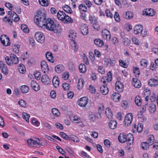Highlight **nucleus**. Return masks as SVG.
Wrapping results in <instances>:
<instances>
[{"instance_id":"nucleus-28","label":"nucleus","mask_w":158,"mask_h":158,"mask_svg":"<svg viewBox=\"0 0 158 158\" xmlns=\"http://www.w3.org/2000/svg\"><path fill=\"white\" fill-rule=\"evenodd\" d=\"M66 14L62 11H59L57 14V18L60 20L62 21L65 16Z\"/></svg>"},{"instance_id":"nucleus-44","label":"nucleus","mask_w":158,"mask_h":158,"mask_svg":"<svg viewBox=\"0 0 158 158\" xmlns=\"http://www.w3.org/2000/svg\"><path fill=\"white\" fill-rule=\"evenodd\" d=\"M148 110L150 113H154L156 110V106L152 103L150 104Z\"/></svg>"},{"instance_id":"nucleus-8","label":"nucleus","mask_w":158,"mask_h":158,"mask_svg":"<svg viewBox=\"0 0 158 158\" xmlns=\"http://www.w3.org/2000/svg\"><path fill=\"white\" fill-rule=\"evenodd\" d=\"M102 35L103 39L107 40H109L111 38L110 31L107 29H105L102 31Z\"/></svg>"},{"instance_id":"nucleus-11","label":"nucleus","mask_w":158,"mask_h":158,"mask_svg":"<svg viewBox=\"0 0 158 158\" xmlns=\"http://www.w3.org/2000/svg\"><path fill=\"white\" fill-rule=\"evenodd\" d=\"M155 12L154 10L152 9L147 8L143 11V15H146L149 16H152L155 15Z\"/></svg>"},{"instance_id":"nucleus-29","label":"nucleus","mask_w":158,"mask_h":158,"mask_svg":"<svg viewBox=\"0 0 158 158\" xmlns=\"http://www.w3.org/2000/svg\"><path fill=\"white\" fill-rule=\"evenodd\" d=\"M112 98L116 102L119 101L120 99V95L118 93H114L112 94Z\"/></svg>"},{"instance_id":"nucleus-23","label":"nucleus","mask_w":158,"mask_h":158,"mask_svg":"<svg viewBox=\"0 0 158 158\" xmlns=\"http://www.w3.org/2000/svg\"><path fill=\"white\" fill-rule=\"evenodd\" d=\"M100 90L101 93L104 95H106L109 92L108 89L105 85L100 87Z\"/></svg>"},{"instance_id":"nucleus-52","label":"nucleus","mask_w":158,"mask_h":158,"mask_svg":"<svg viewBox=\"0 0 158 158\" xmlns=\"http://www.w3.org/2000/svg\"><path fill=\"white\" fill-rule=\"evenodd\" d=\"M62 86L63 88L65 90H69L70 88V86L69 84V83L66 82L63 83L62 84Z\"/></svg>"},{"instance_id":"nucleus-64","label":"nucleus","mask_w":158,"mask_h":158,"mask_svg":"<svg viewBox=\"0 0 158 158\" xmlns=\"http://www.w3.org/2000/svg\"><path fill=\"white\" fill-rule=\"evenodd\" d=\"M3 21L6 23H12V19H10V17H7L6 16H5L3 18Z\"/></svg>"},{"instance_id":"nucleus-33","label":"nucleus","mask_w":158,"mask_h":158,"mask_svg":"<svg viewBox=\"0 0 158 158\" xmlns=\"http://www.w3.org/2000/svg\"><path fill=\"white\" fill-rule=\"evenodd\" d=\"M117 122L115 120H110L109 123V126L111 129H115L117 126Z\"/></svg>"},{"instance_id":"nucleus-51","label":"nucleus","mask_w":158,"mask_h":158,"mask_svg":"<svg viewBox=\"0 0 158 158\" xmlns=\"http://www.w3.org/2000/svg\"><path fill=\"white\" fill-rule=\"evenodd\" d=\"M79 9L80 10L84 12H86L87 11V7L83 4H81L79 6Z\"/></svg>"},{"instance_id":"nucleus-39","label":"nucleus","mask_w":158,"mask_h":158,"mask_svg":"<svg viewBox=\"0 0 158 158\" xmlns=\"http://www.w3.org/2000/svg\"><path fill=\"white\" fill-rule=\"evenodd\" d=\"M71 119L73 122L75 123H79L81 121V118L76 115H75L72 117Z\"/></svg>"},{"instance_id":"nucleus-3","label":"nucleus","mask_w":158,"mask_h":158,"mask_svg":"<svg viewBox=\"0 0 158 158\" xmlns=\"http://www.w3.org/2000/svg\"><path fill=\"white\" fill-rule=\"evenodd\" d=\"M5 60L7 64L9 65H11L13 64H17L19 62L18 57L14 54H10V58L6 56L5 57Z\"/></svg>"},{"instance_id":"nucleus-58","label":"nucleus","mask_w":158,"mask_h":158,"mask_svg":"<svg viewBox=\"0 0 158 158\" xmlns=\"http://www.w3.org/2000/svg\"><path fill=\"white\" fill-rule=\"evenodd\" d=\"M34 76L35 77L37 80H40L41 77V73L39 71H35L34 73Z\"/></svg>"},{"instance_id":"nucleus-17","label":"nucleus","mask_w":158,"mask_h":158,"mask_svg":"<svg viewBox=\"0 0 158 158\" xmlns=\"http://www.w3.org/2000/svg\"><path fill=\"white\" fill-rule=\"evenodd\" d=\"M89 19L91 23L93 24V27L94 29H95V26L97 25V20L96 18L94 16L90 15L89 17Z\"/></svg>"},{"instance_id":"nucleus-27","label":"nucleus","mask_w":158,"mask_h":158,"mask_svg":"<svg viewBox=\"0 0 158 158\" xmlns=\"http://www.w3.org/2000/svg\"><path fill=\"white\" fill-rule=\"evenodd\" d=\"M127 142H130L129 144L130 145L132 144L133 143L134 137L133 134L129 133L126 135Z\"/></svg>"},{"instance_id":"nucleus-20","label":"nucleus","mask_w":158,"mask_h":158,"mask_svg":"<svg viewBox=\"0 0 158 158\" xmlns=\"http://www.w3.org/2000/svg\"><path fill=\"white\" fill-rule=\"evenodd\" d=\"M27 142L29 145L33 146L34 145L37 144L40 145H42V144L36 141L33 140L32 139H28Z\"/></svg>"},{"instance_id":"nucleus-46","label":"nucleus","mask_w":158,"mask_h":158,"mask_svg":"<svg viewBox=\"0 0 158 158\" xmlns=\"http://www.w3.org/2000/svg\"><path fill=\"white\" fill-rule=\"evenodd\" d=\"M52 114L56 117L59 116L60 115V113L58 109L55 108H53L52 109Z\"/></svg>"},{"instance_id":"nucleus-35","label":"nucleus","mask_w":158,"mask_h":158,"mask_svg":"<svg viewBox=\"0 0 158 158\" xmlns=\"http://www.w3.org/2000/svg\"><path fill=\"white\" fill-rule=\"evenodd\" d=\"M107 64L110 66H114L116 62V60L114 58L108 59H107Z\"/></svg>"},{"instance_id":"nucleus-2","label":"nucleus","mask_w":158,"mask_h":158,"mask_svg":"<svg viewBox=\"0 0 158 158\" xmlns=\"http://www.w3.org/2000/svg\"><path fill=\"white\" fill-rule=\"evenodd\" d=\"M47 19L46 14L44 13H41L38 15L35 16L34 18V21L38 26L43 28L45 24Z\"/></svg>"},{"instance_id":"nucleus-26","label":"nucleus","mask_w":158,"mask_h":158,"mask_svg":"<svg viewBox=\"0 0 158 158\" xmlns=\"http://www.w3.org/2000/svg\"><path fill=\"white\" fill-rule=\"evenodd\" d=\"M45 55L48 60L52 63H53L54 61L52 54L50 52H47L46 53Z\"/></svg>"},{"instance_id":"nucleus-30","label":"nucleus","mask_w":158,"mask_h":158,"mask_svg":"<svg viewBox=\"0 0 158 158\" xmlns=\"http://www.w3.org/2000/svg\"><path fill=\"white\" fill-rule=\"evenodd\" d=\"M95 45L98 47H101L104 45V42L102 40L100 39H96L94 40Z\"/></svg>"},{"instance_id":"nucleus-56","label":"nucleus","mask_w":158,"mask_h":158,"mask_svg":"<svg viewBox=\"0 0 158 158\" xmlns=\"http://www.w3.org/2000/svg\"><path fill=\"white\" fill-rule=\"evenodd\" d=\"M21 29L25 33H28L29 32V29L27 26L25 24H22L21 26Z\"/></svg>"},{"instance_id":"nucleus-10","label":"nucleus","mask_w":158,"mask_h":158,"mask_svg":"<svg viewBox=\"0 0 158 158\" xmlns=\"http://www.w3.org/2000/svg\"><path fill=\"white\" fill-rule=\"evenodd\" d=\"M115 88L116 90L118 92H121L123 90V84L120 81H117L115 83Z\"/></svg>"},{"instance_id":"nucleus-32","label":"nucleus","mask_w":158,"mask_h":158,"mask_svg":"<svg viewBox=\"0 0 158 158\" xmlns=\"http://www.w3.org/2000/svg\"><path fill=\"white\" fill-rule=\"evenodd\" d=\"M133 16V14L132 12L127 11L123 14V17L124 18L127 19H130L132 18Z\"/></svg>"},{"instance_id":"nucleus-13","label":"nucleus","mask_w":158,"mask_h":158,"mask_svg":"<svg viewBox=\"0 0 158 158\" xmlns=\"http://www.w3.org/2000/svg\"><path fill=\"white\" fill-rule=\"evenodd\" d=\"M132 84L135 87L137 88H140L141 85L140 81L137 78H132Z\"/></svg>"},{"instance_id":"nucleus-60","label":"nucleus","mask_w":158,"mask_h":158,"mask_svg":"<svg viewBox=\"0 0 158 158\" xmlns=\"http://www.w3.org/2000/svg\"><path fill=\"white\" fill-rule=\"evenodd\" d=\"M98 113H99V117H101V114L104 111V107L103 105H101L98 107Z\"/></svg>"},{"instance_id":"nucleus-21","label":"nucleus","mask_w":158,"mask_h":158,"mask_svg":"<svg viewBox=\"0 0 158 158\" xmlns=\"http://www.w3.org/2000/svg\"><path fill=\"white\" fill-rule=\"evenodd\" d=\"M42 82L45 85H48L50 82V80L46 75H43L41 78Z\"/></svg>"},{"instance_id":"nucleus-34","label":"nucleus","mask_w":158,"mask_h":158,"mask_svg":"<svg viewBox=\"0 0 158 158\" xmlns=\"http://www.w3.org/2000/svg\"><path fill=\"white\" fill-rule=\"evenodd\" d=\"M84 82L83 79L80 78L78 79L77 85L78 89H80L82 88L84 85Z\"/></svg>"},{"instance_id":"nucleus-4","label":"nucleus","mask_w":158,"mask_h":158,"mask_svg":"<svg viewBox=\"0 0 158 158\" xmlns=\"http://www.w3.org/2000/svg\"><path fill=\"white\" fill-rule=\"evenodd\" d=\"M35 37L37 41L39 43L43 44L44 42V35L41 31L36 32L35 34Z\"/></svg>"},{"instance_id":"nucleus-59","label":"nucleus","mask_w":158,"mask_h":158,"mask_svg":"<svg viewBox=\"0 0 158 158\" xmlns=\"http://www.w3.org/2000/svg\"><path fill=\"white\" fill-rule=\"evenodd\" d=\"M23 117V118L25 119L26 121H28L29 119L30 118V115L28 114L23 112L22 113Z\"/></svg>"},{"instance_id":"nucleus-57","label":"nucleus","mask_w":158,"mask_h":158,"mask_svg":"<svg viewBox=\"0 0 158 158\" xmlns=\"http://www.w3.org/2000/svg\"><path fill=\"white\" fill-rule=\"evenodd\" d=\"M132 42L137 45H139L140 43L138 39L136 38L134 36L132 38Z\"/></svg>"},{"instance_id":"nucleus-48","label":"nucleus","mask_w":158,"mask_h":158,"mask_svg":"<svg viewBox=\"0 0 158 158\" xmlns=\"http://www.w3.org/2000/svg\"><path fill=\"white\" fill-rule=\"evenodd\" d=\"M40 4L42 6H46L48 5V0H38Z\"/></svg>"},{"instance_id":"nucleus-19","label":"nucleus","mask_w":158,"mask_h":158,"mask_svg":"<svg viewBox=\"0 0 158 158\" xmlns=\"http://www.w3.org/2000/svg\"><path fill=\"white\" fill-rule=\"evenodd\" d=\"M52 83L53 86L55 88H56L59 86L60 81L58 77L55 76L53 77L52 80Z\"/></svg>"},{"instance_id":"nucleus-50","label":"nucleus","mask_w":158,"mask_h":158,"mask_svg":"<svg viewBox=\"0 0 158 158\" xmlns=\"http://www.w3.org/2000/svg\"><path fill=\"white\" fill-rule=\"evenodd\" d=\"M148 62L147 60L145 59H142L140 61V65L144 67L147 66Z\"/></svg>"},{"instance_id":"nucleus-40","label":"nucleus","mask_w":158,"mask_h":158,"mask_svg":"<svg viewBox=\"0 0 158 158\" xmlns=\"http://www.w3.org/2000/svg\"><path fill=\"white\" fill-rule=\"evenodd\" d=\"M20 47V45L18 44H14L13 46V52L16 53H18L19 52Z\"/></svg>"},{"instance_id":"nucleus-54","label":"nucleus","mask_w":158,"mask_h":158,"mask_svg":"<svg viewBox=\"0 0 158 158\" xmlns=\"http://www.w3.org/2000/svg\"><path fill=\"white\" fill-rule=\"evenodd\" d=\"M105 13L106 16L110 18H112L113 17V15L112 12L109 10H105Z\"/></svg>"},{"instance_id":"nucleus-49","label":"nucleus","mask_w":158,"mask_h":158,"mask_svg":"<svg viewBox=\"0 0 158 158\" xmlns=\"http://www.w3.org/2000/svg\"><path fill=\"white\" fill-rule=\"evenodd\" d=\"M19 72L22 73H24L26 71L25 68L23 64H20L19 65Z\"/></svg>"},{"instance_id":"nucleus-42","label":"nucleus","mask_w":158,"mask_h":158,"mask_svg":"<svg viewBox=\"0 0 158 158\" xmlns=\"http://www.w3.org/2000/svg\"><path fill=\"white\" fill-rule=\"evenodd\" d=\"M149 146L150 145L148 143V142H146L142 143L141 145V147L142 149L145 150H148Z\"/></svg>"},{"instance_id":"nucleus-41","label":"nucleus","mask_w":158,"mask_h":158,"mask_svg":"<svg viewBox=\"0 0 158 158\" xmlns=\"http://www.w3.org/2000/svg\"><path fill=\"white\" fill-rule=\"evenodd\" d=\"M20 89L21 92L23 93L26 94L29 91V87L26 85H23L21 86L20 88Z\"/></svg>"},{"instance_id":"nucleus-47","label":"nucleus","mask_w":158,"mask_h":158,"mask_svg":"<svg viewBox=\"0 0 158 158\" xmlns=\"http://www.w3.org/2000/svg\"><path fill=\"white\" fill-rule=\"evenodd\" d=\"M133 73L135 74L136 77H139L140 75V71L139 68L137 67H133Z\"/></svg>"},{"instance_id":"nucleus-24","label":"nucleus","mask_w":158,"mask_h":158,"mask_svg":"<svg viewBox=\"0 0 158 158\" xmlns=\"http://www.w3.org/2000/svg\"><path fill=\"white\" fill-rule=\"evenodd\" d=\"M126 135L124 133H120L118 137V140L121 143H124L127 142Z\"/></svg>"},{"instance_id":"nucleus-63","label":"nucleus","mask_w":158,"mask_h":158,"mask_svg":"<svg viewBox=\"0 0 158 158\" xmlns=\"http://www.w3.org/2000/svg\"><path fill=\"white\" fill-rule=\"evenodd\" d=\"M60 135L65 140H69V138L65 133L61 132L60 133Z\"/></svg>"},{"instance_id":"nucleus-31","label":"nucleus","mask_w":158,"mask_h":158,"mask_svg":"<svg viewBox=\"0 0 158 158\" xmlns=\"http://www.w3.org/2000/svg\"><path fill=\"white\" fill-rule=\"evenodd\" d=\"M62 21L64 23H73V19L69 16L66 15Z\"/></svg>"},{"instance_id":"nucleus-16","label":"nucleus","mask_w":158,"mask_h":158,"mask_svg":"<svg viewBox=\"0 0 158 158\" xmlns=\"http://www.w3.org/2000/svg\"><path fill=\"white\" fill-rule=\"evenodd\" d=\"M0 68L2 72L6 75L8 74V69L6 65L3 62L0 61Z\"/></svg>"},{"instance_id":"nucleus-61","label":"nucleus","mask_w":158,"mask_h":158,"mask_svg":"<svg viewBox=\"0 0 158 158\" xmlns=\"http://www.w3.org/2000/svg\"><path fill=\"white\" fill-rule=\"evenodd\" d=\"M26 102L23 99H20L18 102L19 104L21 106L25 107L26 105Z\"/></svg>"},{"instance_id":"nucleus-1","label":"nucleus","mask_w":158,"mask_h":158,"mask_svg":"<svg viewBox=\"0 0 158 158\" xmlns=\"http://www.w3.org/2000/svg\"><path fill=\"white\" fill-rule=\"evenodd\" d=\"M43 28H45L49 31H52L58 34L61 31L60 26L58 24L56 25L55 24L53 20L50 18H47Z\"/></svg>"},{"instance_id":"nucleus-18","label":"nucleus","mask_w":158,"mask_h":158,"mask_svg":"<svg viewBox=\"0 0 158 158\" xmlns=\"http://www.w3.org/2000/svg\"><path fill=\"white\" fill-rule=\"evenodd\" d=\"M31 85L32 89L35 91H38L40 89V87L39 84L34 81H31Z\"/></svg>"},{"instance_id":"nucleus-7","label":"nucleus","mask_w":158,"mask_h":158,"mask_svg":"<svg viewBox=\"0 0 158 158\" xmlns=\"http://www.w3.org/2000/svg\"><path fill=\"white\" fill-rule=\"evenodd\" d=\"M133 118V114L132 113H129L127 114L124 120V124L128 126L131 123Z\"/></svg>"},{"instance_id":"nucleus-62","label":"nucleus","mask_w":158,"mask_h":158,"mask_svg":"<svg viewBox=\"0 0 158 158\" xmlns=\"http://www.w3.org/2000/svg\"><path fill=\"white\" fill-rule=\"evenodd\" d=\"M71 139L73 142H78L79 141V139L75 135H72L70 136Z\"/></svg>"},{"instance_id":"nucleus-14","label":"nucleus","mask_w":158,"mask_h":158,"mask_svg":"<svg viewBox=\"0 0 158 158\" xmlns=\"http://www.w3.org/2000/svg\"><path fill=\"white\" fill-rule=\"evenodd\" d=\"M80 29L82 33L84 35H86L88 33V27L85 24H82Z\"/></svg>"},{"instance_id":"nucleus-43","label":"nucleus","mask_w":158,"mask_h":158,"mask_svg":"<svg viewBox=\"0 0 158 158\" xmlns=\"http://www.w3.org/2000/svg\"><path fill=\"white\" fill-rule=\"evenodd\" d=\"M154 137L152 135H150L148 139V143L150 145H152L154 143Z\"/></svg>"},{"instance_id":"nucleus-36","label":"nucleus","mask_w":158,"mask_h":158,"mask_svg":"<svg viewBox=\"0 0 158 158\" xmlns=\"http://www.w3.org/2000/svg\"><path fill=\"white\" fill-rule=\"evenodd\" d=\"M79 68L80 73H84L86 71V66L83 64H81L79 65Z\"/></svg>"},{"instance_id":"nucleus-45","label":"nucleus","mask_w":158,"mask_h":158,"mask_svg":"<svg viewBox=\"0 0 158 158\" xmlns=\"http://www.w3.org/2000/svg\"><path fill=\"white\" fill-rule=\"evenodd\" d=\"M62 8L63 10L66 12L70 14L72 13V10L68 6L65 5L63 6Z\"/></svg>"},{"instance_id":"nucleus-53","label":"nucleus","mask_w":158,"mask_h":158,"mask_svg":"<svg viewBox=\"0 0 158 158\" xmlns=\"http://www.w3.org/2000/svg\"><path fill=\"white\" fill-rule=\"evenodd\" d=\"M69 77V74L68 72H65L62 74V78L65 80L68 79Z\"/></svg>"},{"instance_id":"nucleus-25","label":"nucleus","mask_w":158,"mask_h":158,"mask_svg":"<svg viewBox=\"0 0 158 158\" xmlns=\"http://www.w3.org/2000/svg\"><path fill=\"white\" fill-rule=\"evenodd\" d=\"M64 65L62 64H59L57 65L55 67V71L56 73H60L64 71Z\"/></svg>"},{"instance_id":"nucleus-15","label":"nucleus","mask_w":158,"mask_h":158,"mask_svg":"<svg viewBox=\"0 0 158 158\" xmlns=\"http://www.w3.org/2000/svg\"><path fill=\"white\" fill-rule=\"evenodd\" d=\"M41 69L44 73L48 72V68L46 62L45 61H42L41 63Z\"/></svg>"},{"instance_id":"nucleus-12","label":"nucleus","mask_w":158,"mask_h":158,"mask_svg":"<svg viewBox=\"0 0 158 158\" xmlns=\"http://www.w3.org/2000/svg\"><path fill=\"white\" fill-rule=\"evenodd\" d=\"M143 26L141 25H136L133 28V33L135 35H138L142 32Z\"/></svg>"},{"instance_id":"nucleus-22","label":"nucleus","mask_w":158,"mask_h":158,"mask_svg":"<svg viewBox=\"0 0 158 158\" xmlns=\"http://www.w3.org/2000/svg\"><path fill=\"white\" fill-rule=\"evenodd\" d=\"M149 85L152 86H156L158 85V79H150L148 82Z\"/></svg>"},{"instance_id":"nucleus-37","label":"nucleus","mask_w":158,"mask_h":158,"mask_svg":"<svg viewBox=\"0 0 158 158\" xmlns=\"http://www.w3.org/2000/svg\"><path fill=\"white\" fill-rule=\"evenodd\" d=\"M106 115L107 117L109 119H111L113 117V114L111 110L109 108L106 109Z\"/></svg>"},{"instance_id":"nucleus-38","label":"nucleus","mask_w":158,"mask_h":158,"mask_svg":"<svg viewBox=\"0 0 158 158\" xmlns=\"http://www.w3.org/2000/svg\"><path fill=\"white\" fill-rule=\"evenodd\" d=\"M135 104L139 106L142 104V99L139 96H137L135 97Z\"/></svg>"},{"instance_id":"nucleus-9","label":"nucleus","mask_w":158,"mask_h":158,"mask_svg":"<svg viewBox=\"0 0 158 158\" xmlns=\"http://www.w3.org/2000/svg\"><path fill=\"white\" fill-rule=\"evenodd\" d=\"M88 98L84 97L80 98L79 101V105L82 107H85L88 102Z\"/></svg>"},{"instance_id":"nucleus-6","label":"nucleus","mask_w":158,"mask_h":158,"mask_svg":"<svg viewBox=\"0 0 158 158\" xmlns=\"http://www.w3.org/2000/svg\"><path fill=\"white\" fill-rule=\"evenodd\" d=\"M2 44L5 46H9L10 44L9 38L6 35H2L0 38Z\"/></svg>"},{"instance_id":"nucleus-5","label":"nucleus","mask_w":158,"mask_h":158,"mask_svg":"<svg viewBox=\"0 0 158 158\" xmlns=\"http://www.w3.org/2000/svg\"><path fill=\"white\" fill-rule=\"evenodd\" d=\"M112 74L110 71L108 72L106 76L102 77L101 79V82L104 84H106V85L107 84L112 81Z\"/></svg>"},{"instance_id":"nucleus-55","label":"nucleus","mask_w":158,"mask_h":158,"mask_svg":"<svg viewBox=\"0 0 158 158\" xmlns=\"http://www.w3.org/2000/svg\"><path fill=\"white\" fill-rule=\"evenodd\" d=\"M83 3L85 5L89 8H90L92 5V3L90 1L88 0H84L83 1Z\"/></svg>"}]
</instances>
